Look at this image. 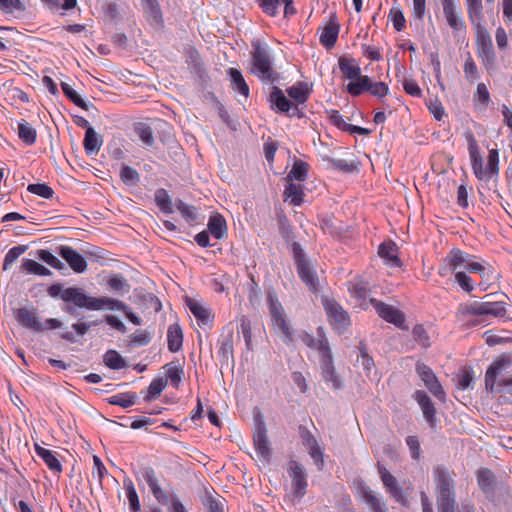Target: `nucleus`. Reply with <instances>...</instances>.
I'll return each mask as SVG.
<instances>
[{"instance_id": "obj_52", "label": "nucleus", "mask_w": 512, "mask_h": 512, "mask_svg": "<svg viewBox=\"0 0 512 512\" xmlns=\"http://www.w3.org/2000/svg\"><path fill=\"white\" fill-rule=\"evenodd\" d=\"M108 286L117 292L126 294L130 291V285L126 278L121 274H113L108 280Z\"/></svg>"}, {"instance_id": "obj_42", "label": "nucleus", "mask_w": 512, "mask_h": 512, "mask_svg": "<svg viewBox=\"0 0 512 512\" xmlns=\"http://www.w3.org/2000/svg\"><path fill=\"white\" fill-rule=\"evenodd\" d=\"M465 79L470 83H475L480 78L478 66L470 52L465 54V62L463 65Z\"/></svg>"}, {"instance_id": "obj_41", "label": "nucleus", "mask_w": 512, "mask_h": 512, "mask_svg": "<svg viewBox=\"0 0 512 512\" xmlns=\"http://www.w3.org/2000/svg\"><path fill=\"white\" fill-rule=\"evenodd\" d=\"M239 322L240 324L238 328V333L243 336L248 352L252 353L254 350V342L252 337L251 321L246 316L242 315L239 319Z\"/></svg>"}, {"instance_id": "obj_29", "label": "nucleus", "mask_w": 512, "mask_h": 512, "mask_svg": "<svg viewBox=\"0 0 512 512\" xmlns=\"http://www.w3.org/2000/svg\"><path fill=\"white\" fill-rule=\"evenodd\" d=\"M35 451L38 457H40L44 463L48 466V468L54 473H60L62 471V465L59 459L56 456V453L41 447L40 445H35Z\"/></svg>"}, {"instance_id": "obj_15", "label": "nucleus", "mask_w": 512, "mask_h": 512, "mask_svg": "<svg viewBox=\"0 0 512 512\" xmlns=\"http://www.w3.org/2000/svg\"><path fill=\"white\" fill-rule=\"evenodd\" d=\"M468 272L479 274L482 278L479 286L482 291H487L491 285L490 281L494 276L495 270L490 263L475 255L472 263H470Z\"/></svg>"}, {"instance_id": "obj_30", "label": "nucleus", "mask_w": 512, "mask_h": 512, "mask_svg": "<svg viewBox=\"0 0 512 512\" xmlns=\"http://www.w3.org/2000/svg\"><path fill=\"white\" fill-rule=\"evenodd\" d=\"M338 66L345 78L352 80L359 78L361 75V68L359 63L354 58L340 57L338 60Z\"/></svg>"}, {"instance_id": "obj_2", "label": "nucleus", "mask_w": 512, "mask_h": 512, "mask_svg": "<svg viewBox=\"0 0 512 512\" xmlns=\"http://www.w3.org/2000/svg\"><path fill=\"white\" fill-rule=\"evenodd\" d=\"M468 143V153L472 171L475 177L480 180H489L499 172V152L497 149H490L488 153V162L484 166V160L481 155V149L475 136L471 132L465 133Z\"/></svg>"}, {"instance_id": "obj_19", "label": "nucleus", "mask_w": 512, "mask_h": 512, "mask_svg": "<svg viewBox=\"0 0 512 512\" xmlns=\"http://www.w3.org/2000/svg\"><path fill=\"white\" fill-rule=\"evenodd\" d=\"M321 375L323 380L333 389H340L342 382L333 364L332 352L321 357Z\"/></svg>"}, {"instance_id": "obj_48", "label": "nucleus", "mask_w": 512, "mask_h": 512, "mask_svg": "<svg viewBox=\"0 0 512 512\" xmlns=\"http://www.w3.org/2000/svg\"><path fill=\"white\" fill-rule=\"evenodd\" d=\"M466 11L470 22L476 19H483V3L482 0H465Z\"/></svg>"}, {"instance_id": "obj_54", "label": "nucleus", "mask_w": 512, "mask_h": 512, "mask_svg": "<svg viewBox=\"0 0 512 512\" xmlns=\"http://www.w3.org/2000/svg\"><path fill=\"white\" fill-rule=\"evenodd\" d=\"M389 19L397 32H401L406 27V19L400 6H393L389 12Z\"/></svg>"}, {"instance_id": "obj_3", "label": "nucleus", "mask_w": 512, "mask_h": 512, "mask_svg": "<svg viewBox=\"0 0 512 512\" xmlns=\"http://www.w3.org/2000/svg\"><path fill=\"white\" fill-rule=\"evenodd\" d=\"M438 512H455V482L445 466L438 465L433 469Z\"/></svg>"}, {"instance_id": "obj_44", "label": "nucleus", "mask_w": 512, "mask_h": 512, "mask_svg": "<svg viewBox=\"0 0 512 512\" xmlns=\"http://www.w3.org/2000/svg\"><path fill=\"white\" fill-rule=\"evenodd\" d=\"M208 229L216 239H221L227 231L225 219L219 214L211 216L208 222Z\"/></svg>"}, {"instance_id": "obj_16", "label": "nucleus", "mask_w": 512, "mask_h": 512, "mask_svg": "<svg viewBox=\"0 0 512 512\" xmlns=\"http://www.w3.org/2000/svg\"><path fill=\"white\" fill-rule=\"evenodd\" d=\"M57 253L68 263L69 267L75 273L81 274L87 270L85 258L71 246L61 245L58 247Z\"/></svg>"}, {"instance_id": "obj_10", "label": "nucleus", "mask_w": 512, "mask_h": 512, "mask_svg": "<svg viewBox=\"0 0 512 512\" xmlns=\"http://www.w3.org/2000/svg\"><path fill=\"white\" fill-rule=\"evenodd\" d=\"M274 56L267 45L258 43V79L267 85H273L280 80L279 72L273 65Z\"/></svg>"}, {"instance_id": "obj_43", "label": "nucleus", "mask_w": 512, "mask_h": 512, "mask_svg": "<svg viewBox=\"0 0 512 512\" xmlns=\"http://www.w3.org/2000/svg\"><path fill=\"white\" fill-rule=\"evenodd\" d=\"M258 453L261 454L263 459L266 461L270 460L272 455V450L269 446L267 437H266V429L264 424L258 419Z\"/></svg>"}, {"instance_id": "obj_1", "label": "nucleus", "mask_w": 512, "mask_h": 512, "mask_svg": "<svg viewBox=\"0 0 512 512\" xmlns=\"http://www.w3.org/2000/svg\"><path fill=\"white\" fill-rule=\"evenodd\" d=\"M506 313L505 303L501 301H467L458 305L455 317L462 326L473 328L486 325L491 318L504 317Z\"/></svg>"}, {"instance_id": "obj_37", "label": "nucleus", "mask_w": 512, "mask_h": 512, "mask_svg": "<svg viewBox=\"0 0 512 512\" xmlns=\"http://www.w3.org/2000/svg\"><path fill=\"white\" fill-rule=\"evenodd\" d=\"M491 102L489 90L485 83H478L473 95L474 107L479 110H485Z\"/></svg>"}, {"instance_id": "obj_36", "label": "nucleus", "mask_w": 512, "mask_h": 512, "mask_svg": "<svg viewBox=\"0 0 512 512\" xmlns=\"http://www.w3.org/2000/svg\"><path fill=\"white\" fill-rule=\"evenodd\" d=\"M202 503L208 512H225V499L219 495L214 496L208 490L204 493Z\"/></svg>"}, {"instance_id": "obj_35", "label": "nucleus", "mask_w": 512, "mask_h": 512, "mask_svg": "<svg viewBox=\"0 0 512 512\" xmlns=\"http://www.w3.org/2000/svg\"><path fill=\"white\" fill-rule=\"evenodd\" d=\"M339 25L337 23L331 22L327 24L320 35V43L326 48H332L338 38L339 34Z\"/></svg>"}, {"instance_id": "obj_62", "label": "nucleus", "mask_w": 512, "mask_h": 512, "mask_svg": "<svg viewBox=\"0 0 512 512\" xmlns=\"http://www.w3.org/2000/svg\"><path fill=\"white\" fill-rule=\"evenodd\" d=\"M27 190L45 199L52 198L54 194L53 189L45 183L29 184Z\"/></svg>"}, {"instance_id": "obj_11", "label": "nucleus", "mask_w": 512, "mask_h": 512, "mask_svg": "<svg viewBox=\"0 0 512 512\" xmlns=\"http://www.w3.org/2000/svg\"><path fill=\"white\" fill-rule=\"evenodd\" d=\"M377 470L380 476V479L392 499H394L397 503L404 507L409 506V500L407 493L398 485L396 477L391 474L387 468L381 464L377 463Z\"/></svg>"}, {"instance_id": "obj_57", "label": "nucleus", "mask_w": 512, "mask_h": 512, "mask_svg": "<svg viewBox=\"0 0 512 512\" xmlns=\"http://www.w3.org/2000/svg\"><path fill=\"white\" fill-rule=\"evenodd\" d=\"M455 282L466 293L470 294L475 286L473 279L464 271H458L454 274Z\"/></svg>"}, {"instance_id": "obj_56", "label": "nucleus", "mask_w": 512, "mask_h": 512, "mask_svg": "<svg viewBox=\"0 0 512 512\" xmlns=\"http://www.w3.org/2000/svg\"><path fill=\"white\" fill-rule=\"evenodd\" d=\"M358 352L357 361L360 362L365 371L370 372L375 367V364L373 358L368 354L366 345L363 342L359 343Z\"/></svg>"}, {"instance_id": "obj_53", "label": "nucleus", "mask_w": 512, "mask_h": 512, "mask_svg": "<svg viewBox=\"0 0 512 512\" xmlns=\"http://www.w3.org/2000/svg\"><path fill=\"white\" fill-rule=\"evenodd\" d=\"M104 363L107 367L119 370L125 367V361L115 350H109L104 355Z\"/></svg>"}, {"instance_id": "obj_18", "label": "nucleus", "mask_w": 512, "mask_h": 512, "mask_svg": "<svg viewBox=\"0 0 512 512\" xmlns=\"http://www.w3.org/2000/svg\"><path fill=\"white\" fill-rule=\"evenodd\" d=\"M299 434L302 444L308 449L310 457L317 465L323 466V451L314 435L305 427L299 426Z\"/></svg>"}, {"instance_id": "obj_49", "label": "nucleus", "mask_w": 512, "mask_h": 512, "mask_svg": "<svg viewBox=\"0 0 512 512\" xmlns=\"http://www.w3.org/2000/svg\"><path fill=\"white\" fill-rule=\"evenodd\" d=\"M166 370V380H170L173 387H178L184 374L183 368L174 363H168L164 366Z\"/></svg>"}, {"instance_id": "obj_27", "label": "nucleus", "mask_w": 512, "mask_h": 512, "mask_svg": "<svg viewBox=\"0 0 512 512\" xmlns=\"http://www.w3.org/2000/svg\"><path fill=\"white\" fill-rule=\"evenodd\" d=\"M83 145L88 156H95L103 145V137L96 130H86Z\"/></svg>"}, {"instance_id": "obj_13", "label": "nucleus", "mask_w": 512, "mask_h": 512, "mask_svg": "<svg viewBox=\"0 0 512 512\" xmlns=\"http://www.w3.org/2000/svg\"><path fill=\"white\" fill-rule=\"evenodd\" d=\"M416 372L429 392L440 401H445L446 393L433 370L423 362L416 363Z\"/></svg>"}, {"instance_id": "obj_59", "label": "nucleus", "mask_w": 512, "mask_h": 512, "mask_svg": "<svg viewBox=\"0 0 512 512\" xmlns=\"http://www.w3.org/2000/svg\"><path fill=\"white\" fill-rule=\"evenodd\" d=\"M120 177L126 185L130 186L136 185L140 180L139 173L136 171V169L127 165H123L121 167Z\"/></svg>"}, {"instance_id": "obj_26", "label": "nucleus", "mask_w": 512, "mask_h": 512, "mask_svg": "<svg viewBox=\"0 0 512 512\" xmlns=\"http://www.w3.org/2000/svg\"><path fill=\"white\" fill-rule=\"evenodd\" d=\"M362 498L370 508L371 512H388L386 504L381 498L368 486L363 485L360 487Z\"/></svg>"}, {"instance_id": "obj_9", "label": "nucleus", "mask_w": 512, "mask_h": 512, "mask_svg": "<svg viewBox=\"0 0 512 512\" xmlns=\"http://www.w3.org/2000/svg\"><path fill=\"white\" fill-rule=\"evenodd\" d=\"M322 304L332 329L339 334L344 333L351 325L348 312L333 298L323 297Z\"/></svg>"}, {"instance_id": "obj_25", "label": "nucleus", "mask_w": 512, "mask_h": 512, "mask_svg": "<svg viewBox=\"0 0 512 512\" xmlns=\"http://www.w3.org/2000/svg\"><path fill=\"white\" fill-rule=\"evenodd\" d=\"M61 88L64 95L76 106L82 108L91 116H95L94 114H98V110L94 107V105L90 102H86L85 100H83L81 96L68 83L62 82Z\"/></svg>"}, {"instance_id": "obj_17", "label": "nucleus", "mask_w": 512, "mask_h": 512, "mask_svg": "<svg viewBox=\"0 0 512 512\" xmlns=\"http://www.w3.org/2000/svg\"><path fill=\"white\" fill-rule=\"evenodd\" d=\"M317 335L318 338H315L312 334L303 332L300 338L305 346L317 350L320 356L323 357L331 352L329 341L322 327L317 329Z\"/></svg>"}, {"instance_id": "obj_28", "label": "nucleus", "mask_w": 512, "mask_h": 512, "mask_svg": "<svg viewBox=\"0 0 512 512\" xmlns=\"http://www.w3.org/2000/svg\"><path fill=\"white\" fill-rule=\"evenodd\" d=\"M186 305L189 308L190 312L193 314V316L197 319L199 325H205L210 322V310L207 307H205L201 302L188 298L186 300Z\"/></svg>"}, {"instance_id": "obj_21", "label": "nucleus", "mask_w": 512, "mask_h": 512, "mask_svg": "<svg viewBox=\"0 0 512 512\" xmlns=\"http://www.w3.org/2000/svg\"><path fill=\"white\" fill-rule=\"evenodd\" d=\"M398 253L399 248L392 240L384 241L378 247V255L384 260L385 264L390 267L397 268L402 266V261Z\"/></svg>"}, {"instance_id": "obj_33", "label": "nucleus", "mask_w": 512, "mask_h": 512, "mask_svg": "<svg viewBox=\"0 0 512 512\" xmlns=\"http://www.w3.org/2000/svg\"><path fill=\"white\" fill-rule=\"evenodd\" d=\"M477 483L479 488L485 494H493L495 487V475L494 473L487 469L482 468L477 471Z\"/></svg>"}, {"instance_id": "obj_31", "label": "nucleus", "mask_w": 512, "mask_h": 512, "mask_svg": "<svg viewBox=\"0 0 512 512\" xmlns=\"http://www.w3.org/2000/svg\"><path fill=\"white\" fill-rule=\"evenodd\" d=\"M227 72L230 76L231 88L244 98H247L249 96L250 89L241 71L236 68H229Z\"/></svg>"}, {"instance_id": "obj_63", "label": "nucleus", "mask_w": 512, "mask_h": 512, "mask_svg": "<svg viewBox=\"0 0 512 512\" xmlns=\"http://www.w3.org/2000/svg\"><path fill=\"white\" fill-rule=\"evenodd\" d=\"M412 335L414 340L424 348L430 346V338L423 325L418 324L413 327Z\"/></svg>"}, {"instance_id": "obj_51", "label": "nucleus", "mask_w": 512, "mask_h": 512, "mask_svg": "<svg viewBox=\"0 0 512 512\" xmlns=\"http://www.w3.org/2000/svg\"><path fill=\"white\" fill-rule=\"evenodd\" d=\"M26 250V245H18L9 249L4 258L3 270H9L11 266L17 261V259L26 252Z\"/></svg>"}, {"instance_id": "obj_22", "label": "nucleus", "mask_w": 512, "mask_h": 512, "mask_svg": "<svg viewBox=\"0 0 512 512\" xmlns=\"http://www.w3.org/2000/svg\"><path fill=\"white\" fill-rule=\"evenodd\" d=\"M269 102L271 107L280 112L289 113L290 110L296 111L297 106L292 105L290 100L284 95L283 91L274 84L269 87Z\"/></svg>"}, {"instance_id": "obj_34", "label": "nucleus", "mask_w": 512, "mask_h": 512, "mask_svg": "<svg viewBox=\"0 0 512 512\" xmlns=\"http://www.w3.org/2000/svg\"><path fill=\"white\" fill-rule=\"evenodd\" d=\"M289 97L298 104H304L311 93L309 86L305 82H297L287 89Z\"/></svg>"}, {"instance_id": "obj_7", "label": "nucleus", "mask_w": 512, "mask_h": 512, "mask_svg": "<svg viewBox=\"0 0 512 512\" xmlns=\"http://www.w3.org/2000/svg\"><path fill=\"white\" fill-rule=\"evenodd\" d=\"M291 248L299 278L308 287L310 291H318V276L311 262L308 259H306L301 245L297 242H293Z\"/></svg>"}, {"instance_id": "obj_5", "label": "nucleus", "mask_w": 512, "mask_h": 512, "mask_svg": "<svg viewBox=\"0 0 512 512\" xmlns=\"http://www.w3.org/2000/svg\"><path fill=\"white\" fill-rule=\"evenodd\" d=\"M66 299L73 300V304L79 308L87 310H125L127 305L117 299L111 297H92L87 295L84 290H72L66 293Z\"/></svg>"}, {"instance_id": "obj_46", "label": "nucleus", "mask_w": 512, "mask_h": 512, "mask_svg": "<svg viewBox=\"0 0 512 512\" xmlns=\"http://www.w3.org/2000/svg\"><path fill=\"white\" fill-rule=\"evenodd\" d=\"M284 195L294 206H300L303 203L304 191L301 184L289 183L285 188Z\"/></svg>"}, {"instance_id": "obj_14", "label": "nucleus", "mask_w": 512, "mask_h": 512, "mask_svg": "<svg viewBox=\"0 0 512 512\" xmlns=\"http://www.w3.org/2000/svg\"><path fill=\"white\" fill-rule=\"evenodd\" d=\"M371 303L378 315L386 322L394 324L397 327L403 326L405 322V315L399 309L375 299H372Z\"/></svg>"}, {"instance_id": "obj_8", "label": "nucleus", "mask_w": 512, "mask_h": 512, "mask_svg": "<svg viewBox=\"0 0 512 512\" xmlns=\"http://www.w3.org/2000/svg\"><path fill=\"white\" fill-rule=\"evenodd\" d=\"M475 255L466 253L457 247H453L442 258L438 267V274L441 277H448L456 272L460 267H465L468 271Z\"/></svg>"}, {"instance_id": "obj_61", "label": "nucleus", "mask_w": 512, "mask_h": 512, "mask_svg": "<svg viewBox=\"0 0 512 512\" xmlns=\"http://www.w3.org/2000/svg\"><path fill=\"white\" fill-rule=\"evenodd\" d=\"M38 258L50 265L52 268L57 270L64 269V264L55 256L53 255L49 250L41 249L37 252Z\"/></svg>"}, {"instance_id": "obj_55", "label": "nucleus", "mask_w": 512, "mask_h": 512, "mask_svg": "<svg viewBox=\"0 0 512 512\" xmlns=\"http://www.w3.org/2000/svg\"><path fill=\"white\" fill-rule=\"evenodd\" d=\"M155 202L162 212H172V201L165 189H158L155 192Z\"/></svg>"}, {"instance_id": "obj_4", "label": "nucleus", "mask_w": 512, "mask_h": 512, "mask_svg": "<svg viewBox=\"0 0 512 512\" xmlns=\"http://www.w3.org/2000/svg\"><path fill=\"white\" fill-rule=\"evenodd\" d=\"M267 305L273 331L284 344L291 345L294 341L293 328L275 292L269 291L267 293Z\"/></svg>"}, {"instance_id": "obj_20", "label": "nucleus", "mask_w": 512, "mask_h": 512, "mask_svg": "<svg viewBox=\"0 0 512 512\" xmlns=\"http://www.w3.org/2000/svg\"><path fill=\"white\" fill-rule=\"evenodd\" d=\"M414 399L420 406L423 412V416L430 425V427L435 428L437 423L436 408L428 394L423 390H417L414 393Z\"/></svg>"}, {"instance_id": "obj_45", "label": "nucleus", "mask_w": 512, "mask_h": 512, "mask_svg": "<svg viewBox=\"0 0 512 512\" xmlns=\"http://www.w3.org/2000/svg\"><path fill=\"white\" fill-rule=\"evenodd\" d=\"M470 23L475 32V46L493 42L489 31L483 24V19H476V21Z\"/></svg>"}, {"instance_id": "obj_32", "label": "nucleus", "mask_w": 512, "mask_h": 512, "mask_svg": "<svg viewBox=\"0 0 512 512\" xmlns=\"http://www.w3.org/2000/svg\"><path fill=\"white\" fill-rule=\"evenodd\" d=\"M324 161L326 162V168L332 171H338L344 174H352L354 172H358V167L354 161H349L346 159H333L329 157L324 159Z\"/></svg>"}, {"instance_id": "obj_6", "label": "nucleus", "mask_w": 512, "mask_h": 512, "mask_svg": "<svg viewBox=\"0 0 512 512\" xmlns=\"http://www.w3.org/2000/svg\"><path fill=\"white\" fill-rule=\"evenodd\" d=\"M511 365V359L506 355L497 357L485 372V388L490 392L507 393L512 396V378H502L497 382V377L505 368Z\"/></svg>"}, {"instance_id": "obj_24", "label": "nucleus", "mask_w": 512, "mask_h": 512, "mask_svg": "<svg viewBox=\"0 0 512 512\" xmlns=\"http://www.w3.org/2000/svg\"><path fill=\"white\" fill-rule=\"evenodd\" d=\"M476 53L488 73L496 68V53L493 42L476 46Z\"/></svg>"}, {"instance_id": "obj_60", "label": "nucleus", "mask_w": 512, "mask_h": 512, "mask_svg": "<svg viewBox=\"0 0 512 512\" xmlns=\"http://www.w3.org/2000/svg\"><path fill=\"white\" fill-rule=\"evenodd\" d=\"M166 385V379L162 377L154 378L148 387V395L145 397V400H151L153 398L158 397L161 394V392L165 389Z\"/></svg>"}, {"instance_id": "obj_23", "label": "nucleus", "mask_w": 512, "mask_h": 512, "mask_svg": "<svg viewBox=\"0 0 512 512\" xmlns=\"http://www.w3.org/2000/svg\"><path fill=\"white\" fill-rule=\"evenodd\" d=\"M16 318L22 326L30 330L36 332L45 330L44 324L41 323L34 309L20 308L17 311Z\"/></svg>"}, {"instance_id": "obj_58", "label": "nucleus", "mask_w": 512, "mask_h": 512, "mask_svg": "<svg viewBox=\"0 0 512 512\" xmlns=\"http://www.w3.org/2000/svg\"><path fill=\"white\" fill-rule=\"evenodd\" d=\"M136 396L130 393H119L109 398L108 402L112 405H118L123 408H128L134 405Z\"/></svg>"}, {"instance_id": "obj_38", "label": "nucleus", "mask_w": 512, "mask_h": 512, "mask_svg": "<svg viewBox=\"0 0 512 512\" xmlns=\"http://www.w3.org/2000/svg\"><path fill=\"white\" fill-rule=\"evenodd\" d=\"M168 349L171 352H177L182 347L183 334L178 324L170 325L167 331Z\"/></svg>"}, {"instance_id": "obj_64", "label": "nucleus", "mask_w": 512, "mask_h": 512, "mask_svg": "<svg viewBox=\"0 0 512 512\" xmlns=\"http://www.w3.org/2000/svg\"><path fill=\"white\" fill-rule=\"evenodd\" d=\"M144 7L155 22H162V12L157 0H144Z\"/></svg>"}, {"instance_id": "obj_50", "label": "nucleus", "mask_w": 512, "mask_h": 512, "mask_svg": "<svg viewBox=\"0 0 512 512\" xmlns=\"http://www.w3.org/2000/svg\"><path fill=\"white\" fill-rule=\"evenodd\" d=\"M309 165L303 161H296L287 175L289 180L304 181L307 178Z\"/></svg>"}, {"instance_id": "obj_47", "label": "nucleus", "mask_w": 512, "mask_h": 512, "mask_svg": "<svg viewBox=\"0 0 512 512\" xmlns=\"http://www.w3.org/2000/svg\"><path fill=\"white\" fill-rule=\"evenodd\" d=\"M21 268L23 271L29 274H35L40 276H49L51 271L35 260L24 258L22 259Z\"/></svg>"}, {"instance_id": "obj_40", "label": "nucleus", "mask_w": 512, "mask_h": 512, "mask_svg": "<svg viewBox=\"0 0 512 512\" xmlns=\"http://www.w3.org/2000/svg\"><path fill=\"white\" fill-rule=\"evenodd\" d=\"M123 488L125 490L126 497L129 502L130 512H139L141 508L139 497L136 492L135 486L130 478H125L123 480Z\"/></svg>"}, {"instance_id": "obj_39", "label": "nucleus", "mask_w": 512, "mask_h": 512, "mask_svg": "<svg viewBox=\"0 0 512 512\" xmlns=\"http://www.w3.org/2000/svg\"><path fill=\"white\" fill-rule=\"evenodd\" d=\"M370 80L369 76L361 74L359 78H354L347 84L346 90L351 96H360L364 91H368Z\"/></svg>"}, {"instance_id": "obj_12", "label": "nucleus", "mask_w": 512, "mask_h": 512, "mask_svg": "<svg viewBox=\"0 0 512 512\" xmlns=\"http://www.w3.org/2000/svg\"><path fill=\"white\" fill-rule=\"evenodd\" d=\"M288 475L291 478L292 494L297 499H302L306 494L308 482L304 467L295 460H290Z\"/></svg>"}]
</instances>
